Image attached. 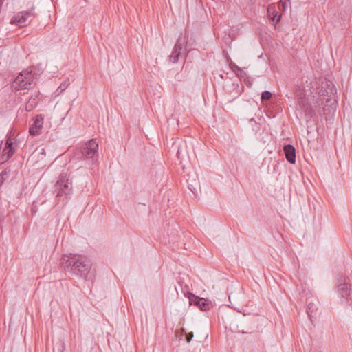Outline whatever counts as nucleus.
I'll return each instance as SVG.
<instances>
[{
	"label": "nucleus",
	"mask_w": 352,
	"mask_h": 352,
	"mask_svg": "<svg viewBox=\"0 0 352 352\" xmlns=\"http://www.w3.org/2000/svg\"><path fill=\"white\" fill-rule=\"evenodd\" d=\"M60 264L65 271L86 280H92L95 276L90 261L84 255L72 253L64 254Z\"/></svg>",
	"instance_id": "nucleus-1"
},
{
	"label": "nucleus",
	"mask_w": 352,
	"mask_h": 352,
	"mask_svg": "<svg viewBox=\"0 0 352 352\" xmlns=\"http://www.w3.org/2000/svg\"><path fill=\"white\" fill-rule=\"evenodd\" d=\"M37 74L33 67H28L21 71L12 82L11 87L13 90L19 91L30 89L35 85Z\"/></svg>",
	"instance_id": "nucleus-2"
},
{
	"label": "nucleus",
	"mask_w": 352,
	"mask_h": 352,
	"mask_svg": "<svg viewBox=\"0 0 352 352\" xmlns=\"http://www.w3.org/2000/svg\"><path fill=\"white\" fill-rule=\"evenodd\" d=\"M55 191L56 197H65L67 200L73 192V186L72 180L69 179L67 174H60L55 184Z\"/></svg>",
	"instance_id": "nucleus-3"
},
{
	"label": "nucleus",
	"mask_w": 352,
	"mask_h": 352,
	"mask_svg": "<svg viewBox=\"0 0 352 352\" xmlns=\"http://www.w3.org/2000/svg\"><path fill=\"white\" fill-rule=\"evenodd\" d=\"M348 280L349 278L342 274L339 275L336 280L338 292L342 304H348L351 300V287Z\"/></svg>",
	"instance_id": "nucleus-4"
},
{
	"label": "nucleus",
	"mask_w": 352,
	"mask_h": 352,
	"mask_svg": "<svg viewBox=\"0 0 352 352\" xmlns=\"http://www.w3.org/2000/svg\"><path fill=\"white\" fill-rule=\"evenodd\" d=\"M98 142L95 139H91L80 147L81 156L80 158L82 160L92 159L98 154Z\"/></svg>",
	"instance_id": "nucleus-5"
},
{
	"label": "nucleus",
	"mask_w": 352,
	"mask_h": 352,
	"mask_svg": "<svg viewBox=\"0 0 352 352\" xmlns=\"http://www.w3.org/2000/svg\"><path fill=\"white\" fill-rule=\"evenodd\" d=\"M36 15L34 12V7H32L28 11H21L14 15L11 19V23L15 24L19 27L26 26L30 22L29 18L34 16Z\"/></svg>",
	"instance_id": "nucleus-6"
},
{
	"label": "nucleus",
	"mask_w": 352,
	"mask_h": 352,
	"mask_svg": "<svg viewBox=\"0 0 352 352\" xmlns=\"http://www.w3.org/2000/svg\"><path fill=\"white\" fill-rule=\"evenodd\" d=\"M188 298L190 305L197 306L201 311H208L212 307V303L210 300L199 297L193 294H190Z\"/></svg>",
	"instance_id": "nucleus-7"
},
{
	"label": "nucleus",
	"mask_w": 352,
	"mask_h": 352,
	"mask_svg": "<svg viewBox=\"0 0 352 352\" xmlns=\"http://www.w3.org/2000/svg\"><path fill=\"white\" fill-rule=\"evenodd\" d=\"M16 142H14L10 135L7 136V139L5 143V146L2 151L1 158L3 161L6 162L9 160L14 155L15 152Z\"/></svg>",
	"instance_id": "nucleus-8"
},
{
	"label": "nucleus",
	"mask_w": 352,
	"mask_h": 352,
	"mask_svg": "<svg viewBox=\"0 0 352 352\" xmlns=\"http://www.w3.org/2000/svg\"><path fill=\"white\" fill-rule=\"evenodd\" d=\"M185 43L187 44L185 39L182 38V36H179L173 47L171 54L169 56V59L172 63H175L178 61Z\"/></svg>",
	"instance_id": "nucleus-9"
},
{
	"label": "nucleus",
	"mask_w": 352,
	"mask_h": 352,
	"mask_svg": "<svg viewBox=\"0 0 352 352\" xmlns=\"http://www.w3.org/2000/svg\"><path fill=\"white\" fill-rule=\"evenodd\" d=\"M296 107L304 112L305 116L311 118L316 115V109L311 106L308 98L296 102Z\"/></svg>",
	"instance_id": "nucleus-10"
},
{
	"label": "nucleus",
	"mask_w": 352,
	"mask_h": 352,
	"mask_svg": "<svg viewBox=\"0 0 352 352\" xmlns=\"http://www.w3.org/2000/svg\"><path fill=\"white\" fill-rule=\"evenodd\" d=\"M44 117L41 114L37 115L32 125L30 126L29 132L31 135L36 136L41 134L43 129Z\"/></svg>",
	"instance_id": "nucleus-11"
},
{
	"label": "nucleus",
	"mask_w": 352,
	"mask_h": 352,
	"mask_svg": "<svg viewBox=\"0 0 352 352\" xmlns=\"http://www.w3.org/2000/svg\"><path fill=\"white\" fill-rule=\"evenodd\" d=\"M283 151L285 155V158L288 162L292 164H294L296 163V149L294 146L291 144L285 145L283 147Z\"/></svg>",
	"instance_id": "nucleus-12"
},
{
	"label": "nucleus",
	"mask_w": 352,
	"mask_h": 352,
	"mask_svg": "<svg viewBox=\"0 0 352 352\" xmlns=\"http://www.w3.org/2000/svg\"><path fill=\"white\" fill-rule=\"evenodd\" d=\"M39 96V93L31 96L25 104V110L27 111H31L37 106L40 100Z\"/></svg>",
	"instance_id": "nucleus-13"
},
{
	"label": "nucleus",
	"mask_w": 352,
	"mask_h": 352,
	"mask_svg": "<svg viewBox=\"0 0 352 352\" xmlns=\"http://www.w3.org/2000/svg\"><path fill=\"white\" fill-rule=\"evenodd\" d=\"M267 16L270 20L277 24L280 22L282 15L270 6L267 8Z\"/></svg>",
	"instance_id": "nucleus-14"
},
{
	"label": "nucleus",
	"mask_w": 352,
	"mask_h": 352,
	"mask_svg": "<svg viewBox=\"0 0 352 352\" xmlns=\"http://www.w3.org/2000/svg\"><path fill=\"white\" fill-rule=\"evenodd\" d=\"M325 89H324V91H327V96L329 98H331L334 94L336 93V88L335 85H333V82L329 80H325Z\"/></svg>",
	"instance_id": "nucleus-15"
},
{
	"label": "nucleus",
	"mask_w": 352,
	"mask_h": 352,
	"mask_svg": "<svg viewBox=\"0 0 352 352\" xmlns=\"http://www.w3.org/2000/svg\"><path fill=\"white\" fill-rule=\"evenodd\" d=\"M295 96L296 98V102L303 100V99H307V98L306 97V95L305 94V91L303 90V89L300 88V87H298L296 89L295 91Z\"/></svg>",
	"instance_id": "nucleus-16"
},
{
	"label": "nucleus",
	"mask_w": 352,
	"mask_h": 352,
	"mask_svg": "<svg viewBox=\"0 0 352 352\" xmlns=\"http://www.w3.org/2000/svg\"><path fill=\"white\" fill-rule=\"evenodd\" d=\"M173 146H176L177 148V157L179 160H182L184 157V153L186 151V146L177 145L176 142H175Z\"/></svg>",
	"instance_id": "nucleus-17"
},
{
	"label": "nucleus",
	"mask_w": 352,
	"mask_h": 352,
	"mask_svg": "<svg viewBox=\"0 0 352 352\" xmlns=\"http://www.w3.org/2000/svg\"><path fill=\"white\" fill-rule=\"evenodd\" d=\"M316 309L314 303L309 302L307 304V313L311 319L314 317V315H315Z\"/></svg>",
	"instance_id": "nucleus-18"
},
{
	"label": "nucleus",
	"mask_w": 352,
	"mask_h": 352,
	"mask_svg": "<svg viewBox=\"0 0 352 352\" xmlns=\"http://www.w3.org/2000/svg\"><path fill=\"white\" fill-rule=\"evenodd\" d=\"M65 350V343L63 340H58L54 347V351H56L57 352H63Z\"/></svg>",
	"instance_id": "nucleus-19"
},
{
	"label": "nucleus",
	"mask_w": 352,
	"mask_h": 352,
	"mask_svg": "<svg viewBox=\"0 0 352 352\" xmlns=\"http://www.w3.org/2000/svg\"><path fill=\"white\" fill-rule=\"evenodd\" d=\"M230 67L231 68V69L238 76H241L242 73H243V70L239 67H238L235 63H231L230 64Z\"/></svg>",
	"instance_id": "nucleus-20"
},
{
	"label": "nucleus",
	"mask_w": 352,
	"mask_h": 352,
	"mask_svg": "<svg viewBox=\"0 0 352 352\" xmlns=\"http://www.w3.org/2000/svg\"><path fill=\"white\" fill-rule=\"evenodd\" d=\"M272 97V94L269 91H265L261 94V100L266 101L271 99Z\"/></svg>",
	"instance_id": "nucleus-21"
},
{
	"label": "nucleus",
	"mask_w": 352,
	"mask_h": 352,
	"mask_svg": "<svg viewBox=\"0 0 352 352\" xmlns=\"http://www.w3.org/2000/svg\"><path fill=\"white\" fill-rule=\"evenodd\" d=\"M324 89H325V87L324 86L322 87V89H321V94L320 96H322L323 97V98L326 100V104L328 105V103L331 101V98H329L327 96V91H324Z\"/></svg>",
	"instance_id": "nucleus-22"
},
{
	"label": "nucleus",
	"mask_w": 352,
	"mask_h": 352,
	"mask_svg": "<svg viewBox=\"0 0 352 352\" xmlns=\"http://www.w3.org/2000/svg\"><path fill=\"white\" fill-rule=\"evenodd\" d=\"M287 7V1L280 0L278 3V8L280 10H285Z\"/></svg>",
	"instance_id": "nucleus-23"
},
{
	"label": "nucleus",
	"mask_w": 352,
	"mask_h": 352,
	"mask_svg": "<svg viewBox=\"0 0 352 352\" xmlns=\"http://www.w3.org/2000/svg\"><path fill=\"white\" fill-rule=\"evenodd\" d=\"M7 174V172L6 170L2 171L0 173V186L3 183L5 180L4 176Z\"/></svg>",
	"instance_id": "nucleus-24"
},
{
	"label": "nucleus",
	"mask_w": 352,
	"mask_h": 352,
	"mask_svg": "<svg viewBox=\"0 0 352 352\" xmlns=\"http://www.w3.org/2000/svg\"><path fill=\"white\" fill-rule=\"evenodd\" d=\"M193 338V333L192 332L186 334V340L188 342H190Z\"/></svg>",
	"instance_id": "nucleus-25"
},
{
	"label": "nucleus",
	"mask_w": 352,
	"mask_h": 352,
	"mask_svg": "<svg viewBox=\"0 0 352 352\" xmlns=\"http://www.w3.org/2000/svg\"><path fill=\"white\" fill-rule=\"evenodd\" d=\"M250 122H255V124H256V129H255V130H258V129H259V126L257 125V124H256V122L254 121V118H251V119L250 120Z\"/></svg>",
	"instance_id": "nucleus-26"
},
{
	"label": "nucleus",
	"mask_w": 352,
	"mask_h": 352,
	"mask_svg": "<svg viewBox=\"0 0 352 352\" xmlns=\"http://www.w3.org/2000/svg\"><path fill=\"white\" fill-rule=\"evenodd\" d=\"M318 112H319L320 113H324V108H322V109H320V108H319V109H318Z\"/></svg>",
	"instance_id": "nucleus-27"
},
{
	"label": "nucleus",
	"mask_w": 352,
	"mask_h": 352,
	"mask_svg": "<svg viewBox=\"0 0 352 352\" xmlns=\"http://www.w3.org/2000/svg\"><path fill=\"white\" fill-rule=\"evenodd\" d=\"M330 106L335 109L336 107V104L333 103V104H331Z\"/></svg>",
	"instance_id": "nucleus-28"
},
{
	"label": "nucleus",
	"mask_w": 352,
	"mask_h": 352,
	"mask_svg": "<svg viewBox=\"0 0 352 352\" xmlns=\"http://www.w3.org/2000/svg\"><path fill=\"white\" fill-rule=\"evenodd\" d=\"M315 85H316V90H317L318 89V82H316ZM315 92L316 93L317 91H316Z\"/></svg>",
	"instance_id": "nucleus-29"
},
{
	"label": "nucleus",
	"mask_w": 352,
	"mask_h": 352,
	"mask_svg": "<svg viewBox=\"0 0 352 352\" xmlns=\"http://www.w3.org/2000/svg\"><path fill=\"white\" fill-rule=\"evenodd\" d=\"M316 104L315 105V107L316 108V107H317V106H319L318 101H317V100H316Z\"/></svg>",
	"instance_id": "nucleus-30"
},
{
	"label": "nucleus",
	"mask_w": 352,
	"mask_h": 352,
	"mask_svg": "<svg viewBox=\"0 0 352 352\" xmlns=\"http://www.w3.org/2000/svg\"><path fill=\"white\" fill-rule=\"evenodd\" d=\"M248 86L250 87L251 86V83L250 82H248V83H246Z\"/></svg>",
	"instance_id": "nucleus-31"
},
{
	"label": "nucleus",
	"mask_w": 352,
	"mask_h": 352,
	"mask_svg": "<svg viewBox=\"0 0 352 352\" xmlns=\"http://www.w3.org/2000/svg\"><path fill=\"white\" fill-rule=\"evenodd\" d=\"M314 93V91H310V94H313Z\"/></svg>",
	"instance_id": "nucleus-32"
},
{
	"label": "nucleus",
	"mask_w": 352,
	"mask_h": 352,
	"mask_svg": "<svg viewBox=\"0 0 352 352\" xmlns=\"http://www.w3.org/2000/svg\"><path fill=\"white\" fill-rule=\"evenodd\" d=\"M188 188L190 189V191H192V192H194V191L192 190V189H191V188H190V185L188 186Z\"/></svg>",
	"instance_id": "nucleus-33"
}]
</instances>
